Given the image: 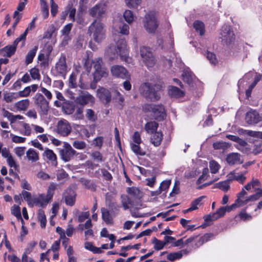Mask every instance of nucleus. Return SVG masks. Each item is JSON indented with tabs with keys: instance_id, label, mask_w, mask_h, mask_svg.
Segmentation results:
<instances>
[{
	"instance_id": "2f4dec72",
	"label": "nucleus",
	"mask_w": 262,
	"mask_h": 262,
	"mask_svg": "<svg viewBox=\"0 0 262 262\" xmlns=\"http://www.w3.org/2000/svg\"><path fill=\"white\" fill-rule=\"evenodd\" d=\"M159 124L156 121H150L146 123L145 129L148 134H153L156 132Z\"/></svg>"
},
{
	"instance_id": "e433bc0d",
	"label": "nucleus",
	"mask_w": 262,
	"mask_h": 262,
	"mask_svg": "<svg viewBox=\"0 0 262 262\" xmlns=\"http://www.w3.org/2000/svg\"><path fill=\"white\" fill-rule=\"evenodd\" d=\"M127 193L132 195L135 199H139L141 197V191L136 187H129L127 188Z\"/></svg>"
},
{
	"instance_id": "c9c22d12",
	"label": "nucleus",
	"mask_w": 262,
	"mask_h": 262,
	"mask_svg": "<svg viewBox=\"0 0 262 262\" xmlns=\"http://www.w3.org/2000/svg\"><path fill=\"white\" fill-rule=\"evenodd\" d=\"M29 103L30 101L28 99H24L16 102L15 106L19 111H25L28 107Z\"/></svg>"
},
{
	"instance_id": "8fccbe9b",
	"label": "nucleus",
	"mask_w": 262,
	"mask_h": 262,
	"mask_svg": "<svg viewBox=\"0 0 262 262\" xmlns=\"http://www.w3.org/2000/svg\"><path fill=\"white\" fill-rule=\"evenodd\" d=\"M215 187L226 192L230 188L229 183L227 181L220 182L215 184Z\"/></svg>"
},
{
	"instance_id": "39448f33",
	"label": "nucleus",
	"mask_w": 262,
	"mask_h": 262,
	"mask_svg": "<svg viewBox=\"0 0 262 262\" xmlns=\"http://www.w3.org/2000/svg\"><path fill=\"white\" fill-rule=\"evenodd\" d=\"M57 186V184L54 183H51L48 187L47 194L46 195L41 194L39 195L38 198H34V205H40L41 207L46 206V205L52 199L54 194V190L56 189Z\"/></svg>"
},
{
	"instance_id": "423d86ee",
	"label": "nucleus",
	"mask_w": 262,
	"mask_h": 262,
	"mask_svg": "<svg viewBox=\"0 0 262 262\" xmlns=\"http://www.w3.org/2000/svg\"><path fill=\"white\" fill-rule=\"evenodd\" d=\"M262 196V189L257 191L255 193L247 197L245 200L242 199H237L234 203L230 206H228V212L235 209L237 207H239L247 205L249 202H254L258 200L260 197Z\"/></svg>"
},
{
	"instance_id": "e2e57ef3",
	"label": "nucleus",
	"mask_w": 262,
	"mask_h": 262,
	"mask_svg": "<svg viewBox=\"0 0 262 262\" xmlns=\"http://www.w3.org/2000/svg\"><path fill=\"white\" fill-rule=\"evenodd\" d=\"M206 57L212 64L215 65L217 63V60L214 53L207 52L206 53Z\"/></svg>"
},
{
	"instance_id": "20e7f679",
	"label": "nucleus",
	"mask_w": 262,
	"mask_h": 262,
	"mask_svg": "<svg viewBox=\"0 0 262 262\" xmlns=\"http://www.w3.org/2000/svg\"><path fill=\"white\" fill-rule=\"evenodd\" d=\"M92 66L95 71L94 72V78L96 81L99 80L102 77L107 75L106 69L103 66L101 58L98 57L94 59L92 62Z\"/></svg>"
},
{
	"instance_id": "4be33fe9",
	"label": "nucleus",
	"mask_w": 262,
	"mask_h": 262,
	"mask_svg": "<svg viewBox=\"0 0 262 262\" xmlns=\"http://www.w3.org/2000/svg\"><path fill=\"white\" fill-rule=\"evenodd\" d=\"M246 120L249 124H255L259 122L261 119L258 113L255 110H252L246 114Z\"/></svg>"
},
{
	"instance_id": "a18cd8bd",
	"label": "nucleus",
	"mask_w": 262,
	"mask_h": 262,
	"mask_svg": "<svg viewBox=\"0 0 262 262\" xmlns=\"http://www.w3.org/2000/svg\"><path fill=\"white\" fill-rule=\"evenodd\" d=\"M35 19H36L35 18H34L33 19V20L31 21V22L29 24L28 27L26 29L25 32L23 34H22L21 35H20V36H19L23 39V43H24L26 40V36H27L28 31L29 30H32L33 28H34L35 27Z\"/></svg>"
},
{
	"instance_id": "9b49d317",
	"label": "nucleus",
	"mask_w": 262,
	"mask_h": 262,
	"mask_svg": "<svg viewBox=\"0 0 262 262\" xmlns=\"http://www.w3.org/2000/svg\"><path fill=\"white\" fill-rule=\"evenodd\" d=\"M34 99L35 104L39 108V113L41 115H46L49 110V102L40 93L35 95Z\"/></svg>"
},
{
	"instance_id": "6e6d98bb",
	"label": "nucleus",
	"mask_w": 262,
	"mask_h": 262,
	"mask_svg": "<svg viewBox=\"0 0 262 262\" xmlns=\"http://www.w3.org/2000/svg\"><path fill=\"white\" fill-rule=\"evenodd\" d=\"M91 156L92 159L97 162H101L105 160V159L103 158L102 154L98 151L93 152Z\"/></svg>"
},
{
	"instance_id": "5701e85b",
	"label": "nucleus",
	"mask_w": 262,
	"mask_h": 262,
	"mask_svg": "<svg viewBox=\"0 0 262 262\" xmlns=\"http://www.w3.org/2000/svg\"><path fill=\"white\" fill-rule=\"evenodd\" d=\"M237 169L231 171L227 176L228 180H236L241 184H243L246 180V177L243 176V174L236 172Z\"/></svg>"
},
{
	"instance_id": "864d4df0",
	"label": "nucleus",
	"mask_w": 262,
	"mask_h": 262,
	"mask_svg": "<svg viewBox=\"0 0 262 262\" xmlns=\"http://www.w3.org/2000/svg\"><path fill=\"white\" fill-rule=\"evenodd\" d=\"M85 117L89 120L92 122H94L97 119V115L94 111L91 109L86 110Z\"/></svg>"
},
{
	"instance_id": "1a4fd4ad",
	"label": "nucleus",
	"mask_w": 262,
	"mask_h": 262,
	"mask_svg": "<svg viewBox=\"0 0 262 262\" xmlns=\"http://www.w3.org/2000/svg\"><path fill=\"white\" fill-rule=\"evenodd\" d=\"M59 155L61 158L64 162H69L74 157L77 155V152L68 143H64L62 148L59 149Z\"/></svg>"
},
{
	"instance_id": "37998d69",
	"label": "nucleus",
	"mask_w": 262,
	"mask_h": 262,
	"mask_svg": "<svg viewBox=\"0 0 262 262\" xmlns=\"http://www.w3.org/2000/svg\"><path fill=\"white\" fill-rule=\"evenodd\" d=\"M115 93L116 94V96L114 97V99L115 100L116 102L118 103L119 107L122 108L124 106V97L118 91H115Z\"/></svg>"
},
{
	"instance_id": "6e6552de",
	"label": "nucleus",
	"mask_w": 262,
	"mask_h": 262,
	"mask_svg": "<svg viewBox=\"0 0 262 262\" xmlns=\"http://www.w3.org/2000/svg\"><path fill=\"white\" fill-rule=\"evenodd\" d=\"M222 42L228 45L233 42L235 40V35L232 27L229 25H224L220 33Z\"/></svg>"
},
{
	"instance_id": "0eeeda50",
	"label": "nucleus",
	"mask_w": 262,
	"mask_h": 262,
	"mask_svg": "<svg viewBox=\"0 0 262 262\" xmlns=\"http://www.w3.org/2000/svg\"><path fill=\"white\" fill-rule=\"evenodd\" d=\"M106 12L107 7L102 3L96 4L89 10V14L90 16L95 18V19L100 20L105 16Z\"/></svg>"
},
{
	"instance_id": "49530a36",
	"label": "nucleus",
	"mask_w": 262,
	"mask_h": 262,
	"mask_svg": "<svg viewBox=\"0 0 262 262\" xmlns=\"http://www.w3.org/2000/svg\"><path fill=\"white\" fill-rule=\"evenodd\" d=\"M183 80L184 82L190 84L192 81V73L188 71L185 70L182 74Z\"/></svg>"
},
{
	"instance_id": "cd10ccee",
	"label": "nucleus",
	"mask_w": 262,
	"mask_h": 262,
	"mask_svg": "<svg viewBox=\"0 0 262 262\" xmlns=\"http://www.w3.org/2000/svg\"><path fill=\"white\" fill-rule=\"evenodd\" d=\"M118 33L123 35L129 34V26L122 21L116 22L114 27Z\"/></svg>"
},
{
	"instance_id": "bf43d9fd",
	"label": "nucleus",
	"mask_w": 262,
	"mask_h": 262,
	"mask_svg": "<svg viewBox=\"0 0 262 262\" xmlns=\"http://www.w3.org/2000/svg\"><path fill=\"white\" fill-rule=\"evenodd\" d=\"M152 243L154 244V248L156 250L162 249L165 245V243H164V242L158 240L156 238L154 239Z\"/></svg>"
},
{
	"instance_id": "6ab92c4d",
	"label": "nucleus",
	"mask_w": 262,
	"mask_h": 262,
	"mask_svg": "<svg viewBox=\"0 0 262 262\" xmlns=\"http://www.w3.org/2000/svg\"><path fill=\"white\" fill-rule=\"evenodd\" d=\"M97 95L100 100L103 103L108 104L111 102L112 95L108 90L104 88H101L98 90Z\"/></svg>"
},
{
	"instance_id": "7ed1b4c3",
	"label": "nucleus",
	"mask_w": 262,
	"mask_h": 262,
	"mask_svg": "<svg viewBox=\"0 0 262 262\" xmlns=\"http://www.w3.org/2000/svg\"><path fill=\"white\" fill-rule=\"evenodd\" d=\"M145 112H150L153 114L155 119L159 121L163 120L166 117L164 106L162 104H145L142 106Z\"/></svg>"
},
{
	"instance_id": "7c9ffc66",
	"label": "nucleus",
	"mask_w": 262,
	"mask_h": 262,
	"mask_svg": "<svg viewBox=\"0 0 262 262\" xmlns=\"http://www.w3.org/2000/svg\"><path fill=\"white\" fill-rule=\"evenodd\" d=\"M4 100L7 103H11L19 97L17 93L5 92L3 94Z\"/></svg>"
},
{
	"instance_id": "680f3d73",
	"label": "nucleus",
	"mask_w": 262,
	"mask_h": 262,
	"mask_svg": "<svg viewBox=\"0 0 262 262\" xmlns=\"http://www.w3.org/2000/svg\"><path fill=\"white\" fill-rule=\"evenodd\" d=\"M208 169L207 168H204L202 171V175L197 180L196 184H199L202 183L207 179L208 178Z\"/></svg>"
},
{
	"instance_id": "c756f323",
	"label": "nucleus",
	"mask_w": 262,
	"mask_h": 262,
	"mask_svg": "<svg viewBox=\"0 0 262 262\" xmlns=\"http://www.w3.org/2000/svg\"><path fill=\"white\" fill-rule=\"evenodd\" d=\"M163 139V135L161 132H155L151 137L150 140L152 144L155 146H158L161 144Z\"/></svg>"
},
{
	"instance_id": "4c0bfd02",
	"label": "nucleus",
	"mask_w": 262,
	"mask_h": 262,
	"mask_svg": "<svg viewBox=\"0 0 262 262\" xmlns=\"http://www.w3.org/2000/svg\"><path fill=\"white\" fill-rule=\"evenodd\" d=\"M183 253L187 254L186 250H184L177 252L171 253L167 255V258L170 261H172L176 259H180L183 256Z\"/></svg>"
},
{
	"instance_id": "bb28decb",
	"label": "nucleus",
	"mask_w": 262,
	"mask_h": 262,
	"mask_svg": "<svg viewBox=\"0 0 262 262\" xmlns=\"http://www.w3.org/2000/svg\"><path fill=\"white\" fill-rule=\"evenodd\" d=\"M26 158L28 161L36 163L39 159V154L34 149L30 148L26 152Z\"/></svg>"
},
{
	"instance_id": "4d7b16f0",
	"label": "nucleus",
	"mask_w": 262,
	"mask_h": 262,
	"mask_svg": "<svg viewBox=\"0 0 262 262\" xmlns=\"http://www.w3.org/2000/svg\"><path fill=\"white\" fill-rule=\"evenodd\" d=\"M209 167L211 173H216L219 171L220 166L217 162L214 160H212L209 163Z\"/></svg>"
},
{
	"instance_id": "a211bd4d",
	"label": "nucleus",
	"mask_w": 262,
	"mask_h": 262,
	"mask_svg": "<svg viewBox=\"0 0 262 262\" xmlns=\"http://www.w3.org/2000/svg\"><path fill=\"white\" fill-rule=\"evenodd\" d=\"M76 194L75 191L70 188L68 189L63 194V198L64 199L66 205L73 206L74 205L76 201Z\"/></svg>"
},
{
	"instance_id": "338daca9",
	"label": "nucleus",
	"mask_w": 262,
	"mask_h": 262,
	"mask_svg": "<svg viewBox=\"0 0 262 262\" xmlns=\"http://www.w3.org/2000/svg\"><path fill=\"white\" fill-rule=\"evenodd\" d=\"M12 141L15 143H24L26 141V138L19 137L13 134H10Z\"/></svg>"
},
{
	"instance_id": "f03ea898",
	"label": "nucleus",
	"mask_w": 262,
	"mask_h": 262,
	"mask_svg": "<svg viewBox=\"0 0 262 262\" xmlns=\"http://www.w3.org/2000/svg\"><path fill=\"white\" fill-rule=\"evenodd\" d=\"M155 87V85L149 82H145L141 85L140 91L145 98L151 101H156L160 99V96Z\"/></svg>"
},
{
	"instance_id": "774afa93",
	"label": "nucleus",
	"mask_w": 262,
	"mask_h": 262,
	"mask_svg": "<svg viewBox=\"0 0 262 262\" xmlns=\"http://www.w3.org/2000/svg\"><path fill=\"white\" fill-rule=\"evenodd\" d=\"M89 211L80 212L78 216V221L80 223L83 222L86 219H89Z\"/></svg>"
},
{
	"instance_id": "c03bdc74",
	"label": "nucleus",
	"mask_w": 262,
	"mask_h": 262,
	"mask_svg": "<svg viewBox=\"0 0 262 262\" xmlns=\"http://www.w3.org/2000/svg\"><path fill=\"white\" fill-rule=\"evenodd\" d=\"M38 219L40 223V226L42 228H44L46 225V217L44 211L42 209L38 210Z\"/></svg>"
},
{
	"instance_id": "13d9d810",
	"label": "nucleus",
	"mask_w": 262,
	"mask_h": 262,
	"mask_svg": "<svg viewBox=\"0 0 262 262\" xmlns=\"http://www.w3.org/2000/svg\"><path fill=\"white\" fill-rule=\"evenodd\" d=\"M123 16L125 20L129 24L131 23L134 20V15L130 10H125Z\"/></svg>"
},
{
	"instance_id": "0e129e2a",
	"label": "nucleus",
	"mask_w": 262,
	"mask_h": 262,
	"mask_svg": "<svg viewBox=\"0 0 262 262\" xmlns=\"http://www.w3.org/2000/svg\"><path fill=\"white\" fill-rule=\"evenodd\" d=\"M31 92V87L27 86L23 91L17 93L18 97H26L29 96Z\"/></svg>"
},
{
	"instance_id": "f8f14e48",
	"label": "nucleus",
	"mask_w": 262,
	"mask_h": 262,
	"mask_svg": "<svg viewBox=\"0 0 262 262\" xmlns=\"http://www.w3.org/2000/svg\"><path fill=\"white\" fill-rule=\"evenodd\" d=\"M55 71L57 76L65 78L67 72V65L66 63V57L64 54H61L58 61L55 64Z\"/></svg>"
},
{
	"instance_id": "58836bf2",
	"label": "nucleus",
	"mask_w": 262,
	"mask_h": 262,
	"mask_svg": "<svg viewBox=\"0 0 262 262\" xmlns=\"http://www.w3.org/2000/svg\"><path fill=\"white\" fill-rule=\"evenodd\" d=\"M21 124L23 128L19 130V133L24 136H30L32 132V128L29 124L23 122H21Z\"/></svg>"
},
{
	"instance_id": "72a5a7b5",
	"label": "nucleus",
	"mask_w": 262,
	"mask_h": 262,
	"mask_svg": "<svg viewBox=\"0 0 262 262\" xmlns=\"http://www.w3.org/2000/svg\"><path fill=\"white\" fill-rule=\"evenodd\" d=\"M193 27L197 32H199L201 36L205 34V25L204 23L200 20H195L193 23Z\"/></svg>"
},
{
	"instance_id": "a19ab883",
	"label": "nucleus",
	"mask_w": 262,
	"mask_h": 262,
	"mask_svg": "<svg viewBox=\"0 0 262 262\" xmlns=\"http://www.w3.org/2000/svg\"><path fill=\"white\" fill-rule=\"evenodd\" d=\"M121 202L122 206L124 210L129 208V205L132 204L130 199L126 195H122L121 196Z\"/></svg>"
},
{
	"instance_id": "a878e982",
	"label": "nucleus",
	"mask_w": 262,
	"mask_h": 262,
	"mask_svg": "<svg viewBox=\"0 0 262 262\" xmlns=\"http://www.w3.org/2000/svg\"><path fill=\"white\" fill-rule=\"evenodd\" d=\"M42 155L43 156L46 157V158L51 162L53 166H57V156L52 150L49 148H46L45 150Z\"/></svg>"
},
{
	"instance_id": "5fc2aeb1",
	"label": "nucleus",
	"mask_w": 262,
	"mask_h": 262,
	"mask_svg": "<svg viewBox=\"0 0 262 262\" xmlns=\"http://www.w3.org/2000/svg\"><path fill=\"white\" fill-rule=\"evenodd\" d=\"M142 0H125V3L128 7L130 8H136L139 6Z\"/></svg>"
},
{
	"instance_id": "2eb2a0df",
	"label": "nucleus",
	"mask_w": 262,
	"mask_h": 262,
	"mask_svg": "<svg viewBox=\"0 0 262 262\" xmlns=\"http://www.w3.org/2000/svg\"><path fill=\"white\" fill-rule=\"evenodd\" d=\"M20 41H23V39L20 37H17L14 41L12 45L7 46L3 49H0V54L3 56L10 57L15 53L16 46Z\"/></svg>"
},
{
	"instance_id": "9d476101",
	"label": "nucleus",
	"mask_w": 262,
	"mask_h": 262,
	"mask_svg": "<svg viewBox=\"0 0 262 262\" xmlns=\"http://www.w3.org/2000/svg\"><path fill=\"white\" fill-rule=\"evenodd\" d=\"M140 55L147 67H152L155 64V59L150 48L144 46L141 47Z\"/></svg>"
},
{
	"instance_id": "b1692460",
	"label": "nucleus",
	"mask_w": 262,
	"mask_h": 262,
	"mask_svg": "<svg viewBox=\"0 0 262 262\" xmlns=\"http://www.w3.org/2000/svg\"><path fill=\"white\" fill-rule=\"evenodd\" d=\"M260 187V183L258 179L253 178L252 180L244 186V188L246 190L250 192L257 190L259 191L261 189L259 188Z\"/></svg>"
},
{
	"instance_id": "69168bd1",
	"label": "nucleus",
	"mask_w": 262,
	"mask_h": 262,
	"mask_svg": "<svg viewBox=\"0 0 262 262\" xmlns=\"http://www.w3.org/2000/svg\"><path fill=\"white\" fill-rule=\"evenodd\" d=\"M74 147L77 149H83L86 147V143L82 141L76 140L73 143Z\"/></svg>"
},
{
	"instance_id": "f257e3e1",
	"label": "nucleus",
	"mask_w": 262,
	"mask_h": 262,
	"mask_svg": "<svg viewBox=\"0 0 262 262\" xmlns=\"http://www.w3.org/2000/svg\"><path fill=\"white\" fill-rule=\"evenodd\" d=\"M105 25L98 19H94L88 28V33L96 42H101L105 37Z\"/></svg>"
},
{
	"instance_id": "052dcab7",
	"label": "nucleus",
	"mask_w": 262,
	"mask_h": 262,
	"mask_svg": "<svg viewBox=\"0 0 262 262\" xmlns=\"http://www.w3.org/2000/svg\"><path fill=\"white\" fill-rule=\"evenodd\" d=\"M11 213L17 220L21 219L20 208L18 206L14 205L11 208Z\"/></svg>"
},
{
	"instance_id": "c85d7f7f",
	"label": "nucleus",
	"mask_w": 262,
	"mask_h": 262,
	"mask_svg": "<svg viewBox=\"0 0 262 262\" xmlns=\"http://www.w3.org/2000/svg\"><path fill=\"white\" fill-rule=\"evenodd\" d=\"M168 94L171 97L179 98L184 96L183 91L174 86H170L168 89Z\"/></svg>"
},
{
	"instance_id": "79ce46f5",
	"label": "nucleus",
	"mask_w": 262,
	"mask_h": 262,
	"mask_svg": "<svg viewBox=\"0 0 262 262\" xmlns=\"http://www.w3.org/2000/svg\"><path fill=\"white\" fill-rule=\"evenodd\" d=\"M20 195H22V197L24 198V199L26 200L27 201L29 205H30L31 207L33 206L34 198H32L31 194L30 192L23 190Z\"/></svg>"
},
{
	"instance_id": "f3484780",
	"label": "nucleus",
	"mask_w": 262,
	"mask_h": 262,
	"mask_svg": "<svg viewBox=\"0 0 262 262\" xmlns=\"http://www.w3.org/2000/svg\"><path fill=\"white\" fill-rule=\"evenodd\" d=\"M111 71L113 76L122 79L127 78L129 76L126 70L121 66H113L111 68Z\"/></svg>"
},
{
	"instance_id": "de8ad7c7",
	"label": "nucleus",
	"mask_w": 262,
	"mask_h": 262,
	"mask_svg": "<svg viewBox=\"0 0 262 262\" xmlns=\"http://www.w3.org/2000/svg\"><path fill=\"white\" fill-rule=\"evenodd\" d=\"M41 12L44 19L47 18L49 14V8L47 3L44 0H41Z\"/></svg>"
},
{
	"instance_id": "603ef678",
	"label": "nucleus",
	"mask_w": 262,
	"mask_h": 262,
	"mask_svg": "<svg viewBox=\"0 0 262 262\" xmlns=\"http://www.w3.org/2000/svg\"><path fill=\"white\" fill-rule=\"evenodd\" d=\"M205 198V196H201L194 200L191 204V209H192L193 210L197 209L198 207L202 205L201 201Z\"/></svg>"
},
{
	"instance_id": "4468645a",
	"label": "nucleus",
	"mask_w": 262,
	"mask_h": 262,
	"mask_svg": "<svg viewBox=\"0 0 262 262\" xmlns=\"http://www.w3.org/2000/svg\"><path fill=\"white\" fill-rule=\"evenodd\" d=\"M57 133L63 137L68 136L72 130V127L69 122L62 119L58 121L57 125Z\"/></svg>"
},
{
	"instance_id": "f704fd0d",
	"label": "nucleus",
	"mask_w": 262,
	"mask_h": 262,
	"mask_svg": "<svg viewBox=\"0 0 262 262\" xmlns=\"http://www.w3.org/2000/svg\"><path fill=\"white\" fill-rule=\"evenodd\" d=\"M38 49L37 46H35L33 49L30 50L26 57L25 62L27 64H29L32 62L34 57H35Z\"/></svg>"
},
{
	"instance_id": "dca6fc26",
	"label": "nucleus",
	"mask_w": 262,
	"mask_h": 262,
	"mask_svg": "<svg viewBox=\"0 0 262 262\" xmlns=\"http://www.w3.org/2000/svg\"><path fill=\"white\" fill-rule=\"evenodd\" d=\"M116 54L120 56L122 60H125L128 56V49L126 41L121 39L117 43Z\"/></svg>"
},
{
	"instance_id": "aec40b11",
	"label": "nucleus",
	"mask_w": 262,
	"mask_h": 262,
	"mask_svg": "<svg viewBox=\"0 0 262 262\" xmlns=\"http://www.w3.org/2000/svg\"><path fill=\"white\" fill-rule=\"evenodd\" d=\"M228 206L221 207L219 209H217L215 213L207 215L205 217V221L206 222L215 221L217 219L224 216L226 212L228 211Z\"/></svg>"
},
{
	"instance_id": "393cba45",
	"label": "nucleus",
	"mask_w": 262,
	"mask_h": 262,
	"mask_svg": "<svg viewBox=\"0 0 262 262\" xmlns=\"http://www.w3.org/2000/svg\"><path fill=\"white\" fill-rule=\"evenodd\" d=\"M77 103L81 104H86L94 101V97L87 92H84L76 98Z\"/></svg>"
},
{
	"instance_id": "3c124183",
	"label": "nucleus",
	"mask_w": 262,
	"mask_h": 262,
	"mask_svg": "<svg viewBox=\"0 0 262 262\" xmlns=\"http://www.w3.org/2000/svg\"><path fill=\"white\" fill-rule=\"evenodd\" d=\"M229 145L223 141L216 142L213 144V147L215 149H223L224 150L228 148Z\"/></svg>"
},
{
	"instance_id": "ddd939ff",
	"label": "nucleus",
	"mask_w": 262,
	"mask_h": 262,
	"mask_svg": "<svg viewBox=\"0 0 262 262\" xmlns=\"http://www.w3.org/2000/svg\"><path fill=\"white\" fill-rule=\"evenodd\" d=\"M145 18L144 27L146 28L147 31L149 33L155 32L158 25L154 13H150L147 14L145 16Z\"/></svg>"
},
{
	"instance_id": "ea45409f",
	"label": "nucleus",
	"mask_w": 262,
	"mask_h": 262,
	"mask_svg": "<svg viewBox=\"0 0 262 262\" xmlns=\"http://www.w3.org/2000/svg\"><path fill=\"white\" fill-rule=\"evenodd\" d=\"M102 213V218L103 220L107 224H110L112 223V218L109 211L105 208H102L101 209Z\"/></svg>"
},
{
	"instance_id": "473e14b6",
	"label": "nucleus",
	"mask_w": 262,
	"mask_h": 262,
	"mask_svg": "<svg viewBox=\"0 0 262 262\" xmlns=\"http://www.w3.org/2000/svg\"><path fill=\"white\" fill-rule=\"evenodd\" d=\"M139 145L140 144L130 143L132 150L137 156H143L145 155L146 152L140 147Z\"/></svg>"
},
{
	"instance_id": "09e8293b",
	"label": "nucleus",
	"mask_w": 262,
	"mask_h": 262,
	"mask_svg": "<svg viewBox=\"0 0 262 262\" xmlns=\"http://www.w3.org/2000/svg\"><path fill=\"white\" fill-rule=\"evenodd\" d=\"M243 133L250 137L262 139V132L244 130Z\"/></svg>"
},
{
	"instance_id": "412c9836",
	"label": "nucleus",
	"mask_w": 262,
	"mask_h": 262,
	"mask_svg": "<svg viewBox=\"0 0 262 262\" xmlns=\"http://www.w3.org/2000/svg\"><path fill=\"white\" fill-rule=\"evenodd\" d=\"M226 161L230 165L240 164L243 162V160L241 159V155L236 152L229 154L227 156Z\"/></svg>"
}]
</instances>
